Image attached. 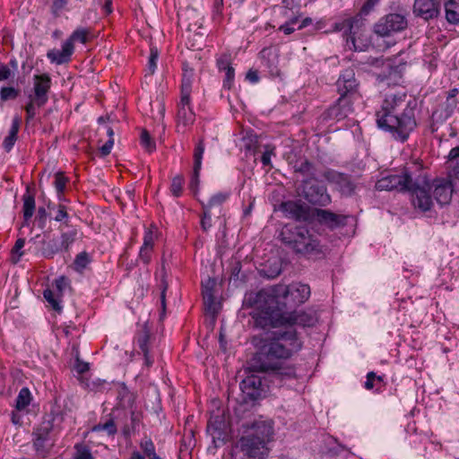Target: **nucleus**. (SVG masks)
<instances>
[{"label": "nucleus", "mask_w": 459, "mask_h": 459, "mask_svg": "<svg viewBox=\"0 0 459 459\" xmlns=\"http://www.w3.org/2000/svg\"><path fill=\"white\" fill-rule=\"evenodd\" d=\"M247 375L239 384L241 390V402L247 406H254L255 403L264 398L269 391L270 385H273L267 374L264 377L260 376L259 372L253 371L250 365L247 368Z\"/></svg>", "instance_id": "6"}, {"label": "nucleus", "mask_w": 459, "mask_h": 459, "mask_svg": "<svg viewBox=\"0 0 459 459\" xmlns=\"http://www.w3.org/2000/svg\"><path fill=\"white\" fill-rule=\"evenodd\" d=\"M377 380L379 382L383 381V377L377 376L375 372L371 371L367 374V380L364 384L366 389L370 390L374 386V381Z\"/></svg>", "instance_id": "56"}, {"label": "nucleus", "mask_w": 459, "mask_h": 459, "mask_svg": "<svg viewBox=\"0 0 459 459\" xmlns=\"http://www.w3.org/2000/svg\"><path fill=\"white\" fill-rule=\"evenodd\" d=\"M152 248L141 247L139 252V258L143 261V264H147L150 263L152 258Z\"/></svg>", "instance_id": "58"}, {"label": "nucleus", "mask_w": 459, "mask_h": 459, "mask_svg": "<svg viewBox=\"0 0 459 459\" xmlns=\"http://www.w3.org/2000/svg\"><path fill=\"white\" fill-rule=\"evenodd\" d=\"M310 294V287L307 284H277L257 292L248 293L244 303L255 307L251 314L255 326L265 330L267 327H277L283 319L282 314L304 304Z\"/></svg>", "instance_id": "2"}, {"label": "nucleus", "mask_w": 459, "mask_h": 459, "mask_svg": "<svg viewBox=\"0 0 459 459\" xmlns=\"http://www.w3.org/2000/svg\"><path fill=\"white\" fill-rule=\"evenodd\" d=\"M154 243V233L151 229H148L144 232L143 243L142 247H153Z\"/></svg>", "instance_id": "59"}, {"label": "nucleus", "mask_w": 459, "mask_h": 459, "mask_svg": "<svg viewBox=\"0 0 459 459\" xmlns=\"http://www.w3.org/2000/svg\"><path fill=\"white\" fill-rule=\"evenodd\" d=\"M89 31L83 28L76 29L65 41H70L74 45V41H79L82 44L87 42V35Z\"/></svg>", "instance_id": "42"}, {"label": "nucleus", "mask_w": 459, "mask_h": 459, "mask_svg": "<svg viewBox=\"0 0 459 459\" xmlns=\"http://www.w3.org/2000/svg\"><path fill=\"white\" fill-rule=\"evenodd\" d=\"M68 230L64 231L61 227L59 228L61 233H60V239L59 240V246L61 247L62 252H69L71 246L80 238L82 235V232H80V230L76 226H71L68 227Z\"/></svg>", "instance_id": "27"}, {"label": "nucleus", "mask_w": 459, "mask_h": 459, "mask_svg": "<svg viewBox=\"0 0 459 459\" xmlns=\"http://www.w3.org/2000/svg\"><path fill=\"white\" fill-rule=\"evenodd\" d=\"M13 73L7 65L0 63V82L9 79Z\"/></svg>", "instance_id": "64"}, {"label": "nucleus", "mask_w": 459, "mask_h": 459, "mask_svg": "<svg viewBox=\"0 0 459 459\" xmlns=\"http://www.w3.org/2000/svg\"><path fill=\"white\" fill-rule=\"evenodd\" d=\"M49 213H48L47 210L44 207H39L37 215L35 217V221L38 224V227L40 230H44L47 225V219Z\"/></svg>", "instance_id": "50"}, {"label": "nucleus", "mask_w": 459, "mask_h": 459, "mask_svg": "<svg viewBox=\"0 0 459 459\" xmlns=\"http://www.w3.org/2000/svg\"><path fill=\"white\" fill-rule=\"evenodd\" d=\"M247 427L246 434L235 445L237 459H265L274 435L273 420L260 418Z\"/></svg>", "instance_id": "4"}, {"label": "nucleus", "mask_w": 459, "mask_h": 459, "mask_svg": "<svg viewBox=\"0 0 459 459\" xmlns=\"http://www.w3.org/2000/svg\"><path fill=\"white\" fill-rule=\"evenodd\" d=\"M282 243L295 254L308 259H321L327 252L318 234L306 225H287L281 232Z\"/></svg>", "instance_id": "5"}, {"label": "nucleus", "mask_w": 459, "mask_h": 459, "mask_svg": "<svg viewBox=\"0 0 459 459\" xmlns=\"http://www.w3.org/2000/svg\"><path fill=\"white\" fill-rule=\"evenodd\" d=\"M207 432L212 436V441L224 443L226 439V423L222 417L215 416L209 420Z\"/></svg>", "instance_id": "25"}, {"label": "nucleus", "mask_w": 459, "mask_h": 459, "mask_svg": "<svg viewBox=\"0 0 459 459\" xmlns=\"http://www.w3.org/2000/svg\"><path fill=\"white\" fill-rule=\"evenodd\" d=\"M456 161H459V146L452 148L448 153L450 169H452V165H454Z\"/></svg>", "instance_id": "62"}, {"label": "nucleus", "mask_w": 459, "mask_h": 459, "mask_svg": "<svg viewBox=\"0 0 459 459\" xmlns=\"http://www.w3.org/2000/svg\"><path fill=\"white\" fill-rule=\"evenodd\" d=\"M416 107V100H407L405 92L386 94L377 112L378 127L389 132L394 140L405 142L417 126Z\"/></svg>", "instance_id": "3"}, {"label": "nucleus", "mask_w": 459, "mask_h": 459, "mask_svg": "<svg viewBox=\"0 0 459 459\" xmlns=\"http://www.w3.org/2000/svg\"><path fill=\"white\" fill-rule=\"evenodd\" d=\"M36 108H38V103L35 100L30 99V102L25 106L26 111V122H30L36 116Z\"/></svg>", "instance_id": "51"}, {"label": "nucleus", "mask_w": 459, "mask_h": 459, "mask_svg": "<svg viewBox=\"0 0 459 459\" xmlns=\"http://www.w3.org/2000/svg\"><path fill=\"white\" fill-rule=\"evenodd\" d=\"M358 88L359 82L355 77L354 69L348 68L342 71L336 82V89L340 97L353 100V96L357 93Z\"/></svg>", "instance_id": "19"}, {"label": "nucleus", "mask_w": 459, "mask_h": 459, "mask_svg": "<svg viewBox=\"0 0 459 459\" xmlns=\"http://www.w3.org/2000/svg\"><path fill=\"white\" fill-rule=\"evenodd\" d=\"M16 140H17V136L8 134V135L4 139V142H3V147H4V149L7 152H9L13 149V145H14V143H15Z\"/></svg>", "instance_id": "63"}, {"label": "nucleus", "mask_w": 459, "mask_h": 459, "mask_svg": "<svg viewBox=\"0 0 459 459\" xmlns=\"http://www.w3.org/2000/svg\"><path fill=\"white\" fill-rule=\"evenodd\" d=\"M353 111V100L339 97L323 114V120H342Z\"/></svg>", "instance_id": "17"}, {"label": "nucleus", "mask_w": 459, "mask_h": 459, "mask_svg": "<svg viewBox=\"0 0 459 459\" xmlns=\"http://www.w3.org/2000/svg\"><path fill=\"white\" fill-rule=\"evenodd\" d=\"M184 181V177L181 175H178L172 178L170 191L175 197L181 195Z\"/></svg>", "instance_id": "43"}, {"label": "nucleus", "mask_w": 459, "mask_h": 459, "mask_svg": "<svg viewBox=\"0 0 459 459\" xmlns=\"http://www.w3.org/2000/svg\"><path fill=\"white\" fill-rule=\"evenodd\" d=\"M22 119L19 116L13 117L12 126L8 134L17 136L20 129Z\"/></svg>", "instance_id": "60"}, {"label": "nucleus", "mask_w": 459, "mask_h": 459, "mask_svg": "<svg viewBox=\"0 0 459 459\" xmlns=\"http://www.w3.org/2000/svg\"><path fill=\"white\" fill-rule=\"evenodd\" d=\"M363 14H357L354 17L344 20L341 23L335 24L336 30H343V34L347 36L346 43L350 48L355 51L362 50L361 48L356 46V39L361 35L362 27L364 26Z\"/></svg>", "instance_id": "13"}, {"label": "nucleus", "mask_w": 459, "mask_h": 459, "mask_svg": "<svg viewBox=\"0 0 459 459\" xmlns=\"http://www.w3.org/2000/svg\"><path fill=\"white\" fill-rule=\"evenodd\" d=\"M117 398L123 407L132 408L134 403V394L131 393L126 385H123L118 391Z\"/></svg>", "instance_id": "34"}, {"label": "nucleus", "mask_w": 459, "mask_h": 459, "mask_svg": "<svg viewBox=\"0 0 459 459\" xmlns=\"http://www.w3.org/2000/svg\"><path fill=\"white\" fill-rule=\"evenodd\" d=\"M228 194L218 193L212 195L206 204H203V209H209V211L212 212L213 207L221 206L228 199Z\"/></svg>", "instance_id": "38"}, {"label": "nucleus", "mask_w": 459, "mask_h": 459, "mask_svg": "<svg viewBox=\"0 0 459 459\" xmlns=\"http://www.w3.org/2000/svg\"><path fill=\"white\" fill-rule=\"evenodd\" d=\"M406 192L411 194V201L415 209L426 212L431 210L434 205L433 196L431 195L430 183L423 178L411 180V185Z\"/></svg>", "instance_id": "8"}, {"label": "nucleus", "mask_w": 459, "mask_h": 459, "mask_svg": "<svg viewBox=\"0 0 459 459\" xmlns=\"http://www.w3.org/2000/svg\"><path fill=\"white\" fill-rule=\"evenodd\" d=\"M431 190L433 189V200L440 205L448 204L451 201L453 195L452 179L437 178L430 184Z\"/></svg>", "instance_id": "21"}, {"label": "nucleus", "mask_w": 459, "mask_h": 459, "mask_svg": "<svg viewBox=\"0 0 459 459\" xmlns=\"http://www.w3.org/2000/svg\"><path fill=\"white\" fill-rule=\"evenodd\" d=\"M378 2L379 0H367V2L362 5L359 13L368 15Z\"/></svg>", "instance_id": "61"}, {"label": "nucleus", "mask_w": 459, "mask_h": 459, "mask_svg": "<svg viewBox=\"0 0 459 459\" xmlns=\"http://www.w3.org/2000/svg\"><path fill=\"white\" fill-rule=\"evenodd\" d=\"M411 175L404 169L401 174H390L378 179L376 183V189L378 191L406 192L411 185Z\"/></svg>", "instance_id": "11"}, {"label": "nucleus", "mask_w": 459, "mask_h": 459, "mask_svg": "<svg viewBox=\"0 0 459 459\" xmlns=\"http://www.w3.org/2000/svg\"><path fill=\"white\" fill-rule=\"evenodd\" d=\"M51 87V78L48 74H35L33 76V99L38 103V108L43 107L48 100V91Z\"/></svg>", "instance_id": "20"}, {"label": "nucleus", "mask_w": 459, "mask_h": 459, "mask_svg": "<svg viewBox=\"0 0 459 459\" xmlns=\"http://www.w3.org/2000/svg\"><path fill=\"white\" fill-rule=\"evenodd\" d=\"M25 246V238H18L12 248V258L14 263L20 261L22 256L24 255L25 251L23 247Z\"/></svg>", "instance_id": "41"}, {"label": "nucleus", "mask_w": 459, "mask_h": 459, "mask_svg": "<svg viewBox=\"0 0 459 459\" xmlns=\"http://www.w3.org/2000/svg\"><path fill=\"white\" fill-rule=\"evenodd\" d=\"M281 272V262L280 259H275L273 261H268V264L261 269L260 274L266 279H274L279 276Z\"/></svg>", "instance_id": "31"}, {"label": "nucleus", "mask_w": 459, "mask_h": 459, "mask_svg": "<svg viewBox=\"0 0 459 459\" xmlns=\"http://www.w3.org/2000/svg\"><path fill=\"white\" fill-rule=\"evenodd\" d=\"M28 252L46 259H52L56 254L62 253L57 238H49L48 235L40 234L30 238L28 241Z\"/></svg>", "instance_id": "9"}, {"label": "nucleus", "mask_w": 459, "mask_h": 459, "mask_svg": "<svg viewBox=\"0 0 459 459\" xmlns=\"http://www.w3.org/2000/svg\"><path fill=\"white\" fill-rule=\"evenodd\" d=\"M295 0H282L284 7L292 12V15L289 16L288 11H285L284 15L288 20L279 27V30L286 35L293 33L298 30L299 23V6L294 4Z\"/></svg>", "instance_id": "24"}, {"label": "nucleus", "mask_w": 459, "mask_h": 459, "mask_svg": "<svg viewBox=\"0 0 459 459\" xmlns=\"http://www.w3.org/2000/svg\"><path fill=\"white\" fill-rule=\"evenodd\" d=\"M314 215L319 224L325 226L331 230L342 229L348 224L351 215L335 213L330 210L316 208Z\"/></svg>", "instance_id": "16"}, {"label": "nucleus", "mask_w": 459, "mask_h": 459, "mask_svg": "<svg viewBox=\"0 0 459 459\" xmlns=\"http://www.w3.org/2000/svg\"><path fill=\"white\" fill-rule=\"evenodd\" d=\"M74 50V45H72L70 41H65L62 45L61 50L51 49L47 53V56L51 61V63L62 65L70 61Z\"/></svg>", "instance_id": "26"}, {"label": "nucleus", "mask_w": 459, "mask_h": 459, "mask_svg": "<svg viewBox=\"0 0 459 459\" xmlns=\"http://www.w3.org/2000/svg\"><path fill=\"white\" fill-rule=\"evenodd\" d=\"M284 216L298 221H307L310 219L309 208L300 202L286 201L280 205Z\"/></svg>", "instance_id": "22"}, {"label": "nucleus", "mask_w": 459, "mask_h": 459, "mask_svg": "<svg viewBox=\"0 0 459 459\" xmlns=\"http://www.w3.org/2000/svg\"><path fill=\"white\" fill-rule=\"evenodd\" d=\"M68 178L64 175L63 172H57L55 175L54 186L56 193L65 192Z\"/></svg>", "instance_id": "48"}, {"label": "nucleus", "mask_w": 459, "mask_h": 459, "mask_svg": "<svg viewBox=\"0 0 459 459\" xmlns=\"http://www.w3.org/2000/svg\"><path fill=\"white\" fill-rule=\"evenodd\" d=\"M89 263L90 256L85 251L79 253L74 259V264L80 268H85Z\"/></svg>", "instance_id": "55"}, {"label": "nucleus", "mask_w": 459, "mask_h": 459, "mask_svg": "<svg viewBox=\"0 0 459 459\" xmlns=\"http://www.w3.org/2000/svg\"><path fill=\"white\" fill-rule=\"evenodd\" d=\"M274 329L253 338L256 352L250 360V368L267 374L273 385L283 386L297 378L296 368L285 361L301 350L302 341L295 328Z\"/></svg>", "instance_id": "1"}, {"label": "nucleus", "mask_w": 459, "mask_h": 459, "mask_svg": "<svg viewBox=\"0 0 459 459\" xmlns=\"http://www.w3.org/2000/svg\"><path fill=\"white\" fill-rule=\"evenodd\" d=\"M413 13L428 22L437 18L440 13V5L435 0H415Z\"/></svg>", "instance_id": "23"}, {"label": "nucleus", "mask_w": 459, "mask_h": 459, "mask_svg": "<svg viewBox=\"0 0 459 459\" xmlns=\"http://www.w3.org/2000/svg\"><path fill=\"white\" fill-rule=\"evenodd\" d=\"M69 281L65 276H60L57 279L55 280L53 283V290L56 294H58L60 297L63 295V291L68 286Z\"/></svg>", "instance_id": "49"}, {"label": "nucleus", "mask_w": 459, "mask_h": 459, "mask_svg": "<svg viewBox=\"0 0 459 459\" xmlns=\"http://www.w3.org/2000/svg\"><path fill=\"white\" fill-rule=\"evenodd\" d=\"M131 426H126L124 428V434L130 436L135 431L136 428L139 427L142 420V413L136 411H131Z\"/></svg>", "instance_id": "39"}, {"label": "nucleus", "mask_w": 459, "mask_h": 459, "mask_svg": "<svg viewBox=\"0 0 459 459\" xmlns=\"http://www.w3.org/2000/svg\"><path fill=\"white\" fill-rule=\"evenodd\" d=\"M446 19L451 24L459 23V0H445Z\"/></svg>", "instance_id": "30"}, {"label": "nucleus", "mask_w": 459, "mask_h": 459, "mask_svg": "<svg viewBox=\"0 0 459 459\" xmlns=\"http://www.w3.org/2000/svg\"><path fill=\"white\" fill-rule=\"evenodd\" d=\"M43 297L50 304L52 308L57 312H60L62 307L60 306V296L56 294L53 290L47 289L43 292Z\"/></svg>", "instance_id": "36"}, {"label": "nucleus", "mask_w": 459, "mask_h": 459, "mask_svg": "<svg viewBox=\"0 0 459 459\" xmlns=\"http://www.w3.org/2000/svg\"><path fill=\"white\" fill-rule=\"evenodd\" d=\"M301 196L310 204L319 207H325L332 202L331 195L327 192L324 182L319 181L316 177L302 180Z\"/></svg>", "instance_id": "7"}, {"label": "nucleus", "mask_w": 459, "mask_h": 459, "mask_svg": "<svg viewBox=\"0 0 459 459\" xmlns=\"http://www.w3.org/2000/svg\"><path fill=\"white\" fill-rule=\"evenodd\" d=\"M283 319L279 325L276 327H282L286 329L287 327L295 328L294 325H299L302 327H310L313 326L317 318L313 312H306V311H297L296 309L288 311L287 313L282 314ZM271 327H267L266 329H270Z\"/></svg>", "instance_id": "15"}, {"label": "nucleus", "mask_w": 459, "mask_h": 459, "mask_svg": "<svg viewBox=\"0 0 459 459\" xmlns=\"http://www.w3.org/2000/svg\"><path fill=\"white\" fill-rule=\"evenodd\" d=\"M191 76L192 72L189 76L185 74L182 79L181 100L178 109V126L182 125L183 126H186L193 124L195 121V113L190 107V94L192 91Z\"/></svg>", "instance_id": "10"}, {"label": "nucleus", "mask_w": 459, "mask_h": 459, "mask_svg": "<svg viewBox=\"0 0 459 459\" xmlns=\"http://www.w3.org/2000/svg\"><path fill=\"white\" fill-rule=\"evenodd\" d=\"M159 58V51L157 48L152 47L150 49V56L147 64L148 71L151 74H153L157 68V61Z\"/></svg>", "instance_id": "46"}, {"label": "nucleus", "mask_w": 459, "mask_h": 459, "mask_svg": "<svg viewBox=\"0 0 459 459\" xmlns=\"http://www.w3.org/2000/svg\"><path fill=\"white\" fill-rule=\"evenodd\" d=\"M48 209L49 211V216L57 222H63L65 227H70L68 214V208L63 204H56L49 202L48 204Z\"/></svg>", "instance_id": "28"}, {"label": "nucleus", "mask_w": 459, "mask_h": 459, "mask_svg": "<svg viewBox=\"0 0 459 459\" xmlns=\"http://www.w3.org/2000/svg\"><path fill=\"white\" fill-rule=\"evenodd\" d=\"M93 432L106 431L108 435L113 436L117 433V426L113 419L108 420L106 422L95 425L91 429Z\"/></svg>", "instance_id": "37"}, {"label": "nucleus", "mask_w": 459, "mask_h": 459, "mask_svg": "<svg viewBox=\"0 0 459 459\" xmlns=\"http://www.w3.org/2000/svg\"><path fill=\"white\" fill-rule=\"evenodd\" d=\"M224 72L225 78L223 80V88L230 90L234 84L235 70L232 66H230Z\"/></svg>", "instance_id": "52"}, {"label": "nucleus", "mask_w": 459, "mask_h": 459, "mask_svg": "<svg viewBox=\"0 0 459 459\" xmlns=\"http://www.w3.org/2000/svg\"><path fill=\"white\" fill-rule=\"evenodd\" d=\"M75 459H93L89 448L83 446H76Z\"/></svg>", "instance_id": "57"}, {"label": "nucleus", "mask_w": 459, "mask_h": 459, "mask_svg": "<svg viewBox=\"0 0 459 459\" xmlns=\"http://www.w3.org/2000/svg\"><path fill=\"white\" fill-rule=\"evenodd\" d=\"M31 394L27 387H22L16 398V408L21 411L25 409L30 403Z\"/></svg>", "instance_id": "35"}, {"label": "nucleus", "mask_w": 459, "mask_h": 459, "mask_svg": "<svg viewBox=\"0 0 459 459\" xmlns=\"http://www.w3.org/2000/svg\"><path fill=\"white\" fill-rule=\"evenodd\" d=\"M203 216L201 219V228L204 231H207L212 227V212L209 209H203Z\"/></svg>", "instance_id": "54"}, {"label": "nucleus", "mask_w": 459, "mask_h": 459, "mask_svg": "<svg viewBox=\"0 0 459 459\" xmlns=\"http://www.w3.org/2000/svg\"><path fill=\"white\" fill-rule=\"evenodd\" d=\"M296 171L299 172L300 174L304 176H310L315 177V167L312 162L308 161L307 160H305L302 161L299 167L296 168Z\"/></svg>", "instance_id": "45"}, {"label": "nucleus", "mask_w": 459, "mask_h": 459, "mask_svg": "<svg viewBox=\"0 0 459 459\" xmlns=\"http://www.w3.org/2000/svg\"><path fill=\"white\" fill-rule=\"evenodd\" d=\"M322 176L345 196H351L355 193L356 184L351 175L336 171L332 169H325Z\"/></svg>", "instance_id": "14"}, {"label": "nucleus", "mask_w": 459, "mask_h": 459, "mask_svg": "<svg viewBox=\"0 0 459 459\" xmlns=\"http://www.w3.org/2000/svg\"><path fill=\"white\" fill-rule=\"evenodd\" d=\"M204 152V139H200V141L195 145L194 151V168L197 169H202V160Z\"/></svg>", "instance_id": "40"}, {"label": "nucleus", "mask_w": 459, "mask_h": 459, "mask_svg": "<svg viewBox=\"0 0 459 459\" xmlns=\"http://www.w3.org/2000/svg\"><path fill=\"white\" fill-rule=\"evenodd\" d=\"M141 144L146 149L147 152H152L156 149V144L152 139L149 132L145 129L141 134Z\"/></svg>", "instance_id": "44"}, {"label": "nucleus", "mask_w": 459, "mask_h": 459, "mask_svg": "<svg viewBox=\"0 0 459 459\" xmlns=\"http://www.w3.org/2000/svg\"><path fill=\"white\" fill-rule=\"evenodd\" d=\"M53 429L52 423L43 422L34 432L33 446L36 452L45 456L51 449L53 443L50 439V433Z\"/></svg>", "instance_id": "18"}, {"label": "nucleus", "mask_w": 459, "mask_h": 459, "mask_svg": "<svg viewBox=\"0 0 459 459\" xmlns=\"http://www.w3.org/2000/svg\"><path fill=\"white\" fill-rule=\"evenodd\" d=\"M408 22L404 15L389 13L382 17L374 26L376 34L385 37L399 32L407 28Z\"/></svg>", "instance_id": "12"}, {"label": "nucleus", "mask_w": 459, "mask_h": 459, "mask_svg": "<svg viewBox=\"0 0 459 459\" xmlns=\"http://www.w3.org/2000/svg\"><path fill=\"white\" fill-rule=\"evenodd\" d=\"M151 341V327L148 323H144L139 325L138 330L134 335V342L139 347L141 351H146L150 350Z\"/></svg>", "instance_id": "29"}, {"label": "nucleus", "mask_w": 459, "mask_h": 459, "mask_svg": "<svg viewBox=\"0 0 459 459\" xmlns=\"http://www.w3.org/2000/svg\"><path fill=\"white\" fill-rule=\"evenodd\" d=\"M140 447L143 450L144 455H146L150 459H161L156 452L155 446L151 437L144 436V437L140 442Z\"/></svg>", "instance_id": "32"}, {"label": "nucleus", "mask_w": 459, "mask_h": 459, "mask_svg": "<svg viewBox=\"0 0 459 459\" xmlns=\"http://www.w3.org/2000/svg\"><path fill=\"white\" fill-rule=\"evenodd\" d=\"M19 96V91L13 87H3L0 91V100L7 101L15 100Z\"/></svg>", "instance_id": "47"}, {"label": "nucleus", "mask_w": 459, "mask_h": 459, "mask_svg": "<svg viewBox=\"0 0 459 459\" xmlns=\"http://www.w3.org/2000/svg\"><path fill=\"white\" fill-rule=\"evenodd\" d=\"M35 212V198L33 195L29 193L23 195V218L28 221Z\"/></svg>", "instance_id": "33"}, {"label": "nucleus", "mask_w": 459, "mask_h": 459, "mask_svg": "<svg viewBox=\"0 0 459 459\" xmlns=\"http://www.w3.org/2000/svg\"><path fill=\"white\" fill-rule=\"evenodd\" d=\"M274 155V147L270 145L265 146V151L263 152L261 157V162L264 167H272L271 157Z\"/></svg>", "instance_id": "53"}]
</instances>
